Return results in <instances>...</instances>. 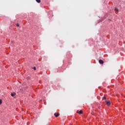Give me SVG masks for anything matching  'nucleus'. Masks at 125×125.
I'll return each instance as SVG.
<instances>
[{
  "mask_svg": "<svg viewBox=\"0 0 125 125\" xmlns=\"http://www.w3.org/2000/svg\"><path fill=\"white\" fill-rule=\"evenodd\" d=\"M54 115L56 117H58L60 116V113H54Z\"/></svg>",
  "mask_w": 125,
  "mask_h": 125,
  "instance_id": "f257e3e1",
  "label": "nucleus"
},
{
  "mask_svg": "<svg viewBox=\"0 0 125 125\" xmlns=\"http://www.w3.org/2000/svg\"><path fill=\"white\" fill-rule=\"evenodd\" d=\"M99 63H100V64H101L104 63V62L103 60H100L99 61Z\"/></svg>",
  "mask_w": 125,
  "mask_h": 125,
  "instance_id": "f03ea898",
  "label": "nucleus"
},
{
  "mask_svg": "<svg viewBox=\"0 0 125 125\" xmlns=\"http://www.w3.org/2000/svg\"><path fill=\"white\" fill-rule=\"evenodd\" d=\"M105 103L107 105H110L111 104L110 102H108L107 101H105Z\"/></svg>",
  "mask_w": 125,
  "mask_h": 125,
  "instance_id": "7ed1b4c3",
  "label": "nucleus"
},
{
  "mask_svg": "<svg viewBox=\"0 0 125 125\" xmlns=\"http://www.w3.org/2000/svg\"><path fill=\"white\" fill-rule=\"evenodd\" d=\"M77 113H79V114H81L83 113V111H82V110H80V111H77Z\"/></svg>",
  "mask_w": 125,
  "mask_h": 125,
  "instance_id": "20e7f679",
  "label": "nucleus"
},
{
  "mask_svg": "<svg viewBox=\"0 0 125 125\" xmlns=\"http://www.w3.org/2000/svg\"><path fill=\"white\" fill-rule=\"evenodd\" d=\"M15 95H16V93L15 92L12 93V94H11V96H12V97H14Z\"/></svg>",
  "mask_w": 125,
  "mask_h": 125,
  "instance_id": "39448f33",
  "label": "nucleus"
},
{
  "mask_svg": "<svg viewBox=\"0 0 125 125\" xmlns=\"http://www.w3.org/2000/svg\"><path fill=\"white\" fill-rule=\"evenodd\" d=\"M115 10L117 12H119V10L117 7L115 8Z\"/></svg>",
  "mask_w": 125,
  "mask_h": 125,
  "instance_id": "423d86ee",
  "label": "nucleus"
},
{
  "mask_svg": "<svg viewBox=\"0 0 125 125\" xmlns=\"http://www.w3.org/2000/svg\"><path fill=\"white\" fill-rule=\"evenodd\" d=\"M36 1L38 3H40L41 2V0H36Z\"/></svg>",
  "mask_w": 125,
  "mask_h": 125,
  "instance_id": "0eeeda50",
  "label": "nucleus"
},
{
  "mask_svg": "<svg viewBox=\"0 0 125 125\" xmlns=\"http://www.w3.org/2000/svg\"><path fill=\"white\" fill-rule=\"evenodd\" d=\"M106 97L105 96H104L103 98V100H106Z\"/></svg>",
  "mask_w": 125,
  "mask_h": 125,
  "instance_id": "6e6552de",
  "label": "nucleus"
},
{
  "mask_svg": "<svg viewBox=\"0 0 125 125\" xmlns=\"http://www.w3.org/2000/svg\"><path fill=\"white\" fill-rule=\"evenodd\" d=\"M16 26H17V27H19L20 24H19V23H17V24H16Z\"/></svg>",
  "mask_w": 125,
  "mask_h": 125,
  "instance_id": "1a4fd4ad",
  "label": "nucleus"
},
{
  "mask_svg": "<svg viewBox=\"0 0 125 125\" xmlns=\"http://www.w3.org/2000/svg\"><path fill=\"white\" fill-rule=\"evenodd\" d=\"M33 69H34V70H36V67H33Z\"/></svg>",
  "mask_w": 125,
  "mask_h": 125,
  "instance_id": "9d476101",
  "label": "nucleus"
}]
</instances>
